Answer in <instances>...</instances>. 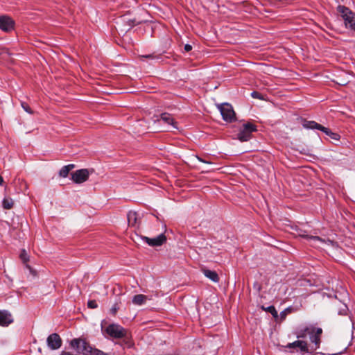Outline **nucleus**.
Wrapping results in <instances>:
<instances>
[{
    "label": "nucleus",
    "instance_id": "1",
    "mask_svg": "<svg viewBox=\"0 0 355 355\" xmlns=\"http://www.w3.org/2000/svg\"><path fill=\"white\" fill-rule=\"evenodd\" d=\"M70 345L78 353L83 354V355H111L110 353H106L100 349L93 348L84 339H73Z\"/></svg>",
    "mask_w": 355,
    "mask_h": 355
},
{
    "label": "nucleus",
    "instance_id": "2",
    "mask_svg": "<svg viewBox=\"0 0 355 355\" xmlns=\"http://www.w3.org/2000/svg\"><path fill=\"white\" fill-rule=\"evenodd\" d=\"M337 10L343 18L346 27L355 31V14L344 6H338Z\"/></svg>",
    "mask_w": 355,
    "mask_h": 355
},
{
    "label": "nucleus",
    "instance_id": "3",
    "mask_svg": "<svg viewBox=\"0 0 355 355\" xmlns=\"http://www.w3.org/2000/svg\"><path fill=\"white\" fill-rule=\"evenodd\" d=\"M103 331L113 338H122L126 335V330L117 324H110Z\"/></svg>",
    "mask_w": 355,
    "mask_h": 355
},
{
    "label": "nucleus",
    "instance_id": "4",
    "mask_svg": "<svg viewBox=\"0 0 355 355\" xmlns=\"http://www.w3.org/2000/svg\"><path fill=\"white\" fill-rule=\"evenodd\" d=\"M218 108L220 112L224 121L227 122H232L236 119V114L232 106L229 103H222L218 105Z\"/></svg>",
    "mask_w": 355,
    "mask_h": 355
},
{
    "label": "nucleus",
    "instance_id": "5",
    "mask_svg": "<svg viewBox=\"0 0 355 355\" xmlns=\"http://www.w3.org/2000/svg\"><path fill=\"white\" fill-rule=\"evenodd\" d=\"M257 127L255 125L252 124V123H246L243 124L242 128L241 129L240 132L238 134V139L241 141H248L251 137L252 133L253 132H256Z\"/></svg>",
    "mask_w": 355,
    "mask_h": 355
},
{
    "label": "nucleus",
    "instance_id": "6",
    "mask_svg": "<svg viewBox=\"0 0 355 355\" xmlns=\"http://www.w3.org/2000/svg\"><path fill=\"white\" fill-rule=\"evenodd\" d=\"M308 240L309 244L315 248H322L324 245H333L334 242L329 239L325 240L317 236H309L308 234H300Z\"/></svg>",
    "mask_w": 355,
    "mask_h": 355
},
{
    "label": "nucleus",
    "instance_id": "7",
    "mask_svg": "<svg viewBox=\"0 0 355 355\" xmlns=\"http://www.w3.org/2000/svg\"><path fill=\"white\" fill-rule=\"evenodd\" d=\"M89 175L90 171L89 169H79L71 174V179L76 184H82L88 180Z\"/></svg>",
    "mask_w": 355,
    "mask_h": 355
},
{
    "label": "nucleus",
    "instance_id": "8",
    "mask_svg": "<svg viewBox=\"0 0 355 355\" xmlns=\"http://www.w3.org/2000/svg\"><path fill=\"white\" fill-rule=\"evenodd\" d=\"M48 347L53 349H58L62 345V340L58 334H52L49 335L46 340Z\"/></svg>",
    "mask_w": 355,
    "mask_h": 355
},
{
    "label": "nucleus",
    "instance_id": "9",
    "mask_svg": "<svg viewBox=\"0 0 355 355\" xmlns=\"http://www.w3.org/2000/svg\"><path fill=\"white\" fill-rule=\"evenodd\" d=\"M141 239L150 246H160L166 241V237L164 234H161L157 237L153 239L147 236H142Z\"/></svg>",
    "mask_w": 355,
    "mask_h": 355
},
{
    "label": "nucleus",
    "instance_id": "10",
    "mask_svg": "<svg viewBox=\"0 0 355 355\" xmlns=\"http://www.w3.org/2000/svg\"><path fill=\"white\" fill-rule=\"evenodd\" d=\"M14 21L8 16H0V29L9 32L14 28Z\"/></svg>",
    "mask_w": 355,
    "mask_h": 355
},
{
    "label": "nucleus",
    "instance_id": "11",
    "mask_svg": "<svg viewBox=\"0 0 355 355\" xmlns=\"http://www.w3.org/2000/svg\"><path fill=\"white\" fill-rule=\"evenodd\" d=\"M286 348H289V349L299 348L300 351L302 354L309 353L310 352V351L309 349V347H308L307 343L306 341H304V340H296V341H295L293 343H288L286 346Z\"/></svg>",
    "mask_w": 355,
    "mask_h": 355
},
{
    "label": "nucleus",
    "instance_id": "12",
    "mask_svg": "<svg viewBox=\"0 0 355 355\" xmlns=\"http://www.w3.org/2000/svg\"><path fill=\"white\" fill-rule=\"evenodd\" d=\"M12 314L6 310H0V326L8 327L13 322Z\"/></svg>",
    "mask_w": 355,
    "mask_h": 355
},
{
    "label": "nucleus",
    "instance_id": "13",
    "mask_svg": "<svg viewBox=\"0 0 355 355\" xmlns=\"http://www.w3.org/2000/svg\"><path fill=\"white\" fill-rule=\"evenodd\" d=\"M322 333V329L321 328H315L314 333L309 335L310 340L315 345L314 347H312L311 350H316L319 347Z\"/></svg>",
    "mask_w": 355,
    "mask_h": 355
},
{
    "label": "nucleus",
    "instance_id": "14",
    "mask_svg": "<svg viewBox=\"0 0 355 355\" xmlns=\"http://www.w3.org/2000/svg\"><path fill=\"white\" fill-rule=\"evenodd\" d=\"M160 120L171 125L173 129H177L176 123L173 116L168 113H163L160 116Z\"/></svg>",
    "mask_w": 355,
    "mask_h": 355
},
{
    "label": "nucleus",
    "instance_id": "15",
    "mask_svg": "<svg viewBox=\"0 0 355 355\" xmlns=\"http://www.w3.org/2000/svg\"><path fill=\"white\" fill-rule=\"evenodd\" d=\"M202 272L204 275L214 282H218L219 277L216 271L209 270L207 268H202Z\"/></svg>",
    "mask_w": 355,
    "mask_h": 355
},
{
    "label": "nucleus",
    "instance_id": "16",
    "mask_svg": "<svg viewBox=\"0 0 355 355\" xmlns=\"http://www.w3.org/2000/svg\"><path fill=\"white\" fill-rule=\"evenodd\" d=\"M315 327H306L304 329L299 330L297 332V338H304L307 335H311L314 333Z\"/></svg>",
    "mask_w": 355,
    "mask_h": 355
},
{
    "label": "nucleus",
    "instance_id": "17",
    "mask_svg": "<svg viewBox=\"0 0 355 355\" xmlns=\"http://www.w3.org/2000/svg\"><path fill=\"white\" fill-rule=\"evenodd\" d=\"M148 300V297L143 294H138L133 296L132 302L136 306H141L144 304Z\"/></svg>",
    "mask_w": 355,
    "mask_h": 355
},
{
    "label": "nucleus",
    "instance_id": "18",
    "mask_svg": "<svg viewBox=\"0 0 355 355\" xmlns=\"http://www.w3.org/2000/svg\"><path fill=\"white\" fill-rule=\"evenodd\" d=\"M128 223L129 226L135 227L137 223V214L135 211H130L127 215Z\"/></svg>",
    "mask_w": 355,
    "mask_h": 355
},
{
    "label": "nucleus",
    "instance_id": "19",
    "mask_svg": "<svg viewBox=\"0 0 355 355\" xmlns=\"http://www.w3.org/2000/svg\"><path fill=\"white\" fill-rule=\"evenodd\" d=\"M75 167L74 164L64 166L59 171V175L62 178H67L70 172Z\"/></svg>",
    "mask_w": 355,
    "mask_h": 355
},
{
    "label": "nucleus",
    "instance_id": "20",
    "mask_svg": "<svg viewBox=\"0 0 355 355\" xmlns=\"http://www.w3.org/2000/svg\"><path fill=\"white\" fill-rule=\"evenodd\" d=\"M320 124L313 121H305L303 123V127L306 129H318L319 128Z\"/></svg>",
    "mask_w": 355,
    "mask_h": 355
},
{
    "label": "nucleus",
    "instance_id": "21",
    "mask_svg": "<svg viewBox=\"0 0 355 355\" xmlns=\"http://www.w3.org/2000/svg\"><path fill=\"white\" fill-rule=\"evenodd\" d=\"M3 207L6 209H10L13 207L14 202L10 198H4L2 202Z\"/></svg>",
    "mask_w": 355,
    "mask_h": 355
},
{
    "label": "nucleus",
    "instance_id": "22",
    "mask_svg": "<svg viewBox=\"0 0 355 355\" xmlns=\"http://www.w3.org/2000/svg\"><path fill=\"white\" fill-rule=\"evenodd\" d=\"M19 257L24 263H26L29 260L28 255L25 250H21Z\"/></svg>",
    "mask_w": 355,
    "mask_h": 355
},
{
    "label": "nucleus",
    "instance_id": "23",
    "mask_svg": "<svg viewBox=\"0 0 355 355\" xmlns=\"http://www.w3.org/2000/svg\"><path fill=\"white\" fill-rule=\"evenodd\" d=\"M21 107H23V109L28 113L29 114H32L33 113V111L31 109V107L28 106V105L26 103H24V102H22L21 103Z\"/></svg>",
    "mask_w": 355,
    "mask_h": 355
},
{
    "label": "nucleus",
    "instance_id": "24",
    "mask_svg": "<svg viewBox=\"0 0 355 355\" xmlns=\"http://www.w3.org/2000/svg\"><path fill=\"white\" fill-rule=\"evenodd\" d=\"M318 130H320L322 131V132H324L327 135H330L331 134V132H331L329 128H325V127H324V126L321 125L320 124V126H319Z\"/></svg>",
    "mask_w": 355,
    "mask_h": 355
},
{
    "label": "nucleus",
    "instance_id": "25",
    "mask_svg": "<svg viewBox=\"0 0 355 355\" xmlns=\"http://www.w3.org/2000/svg\"><path fill=\"white\" fill-rule=\"evenodd\" d=\"M268 311L273 315V317L277 318L278 316L277 311L273 306H270L268 308Z\"/></svg>",
    "mask_w": 355,
    "mask_h": 355
},
{
    "label": "nucleus",
    "instance_id": "26",
    "mask_svg": "<svg viewBox=\"0 0 355 355\" xmlns=\"http://www.w3.org/2000/svg\"><path fill=\"white\" fill-rule=\"evenodd\" d=\"M87 306L90 309H96L98 306V304L95 300H89L87 302Z\"/></svg>",
    "mask_w": 355,
    "mask_h": 355
},
{
    "label": "nucleus",
    "instance_id": "27",
    "mask_svg": "<svg viewBox=\"0 0 355 355\" xmlns=\"http://www.w3.org/2000/svg\"><path fill=\"white\" fill-rule=\"evenodd\" d=\"M118 310H119V306H118L117 304H114L113 305V306L112 307V309H110V312L112 314L116 315Z\"/></svg>",
    "mask_w": 355,
    "mask_h": 355
},
{
    "label": "nucleus",
    "instance_id": "28",
    "mask_svg": "<svg viewBox=\"0 0 355 355\" xmlns=\"http://www.w3.org/2000/svg\"><path fill=\"white\" fill-rule=\"evenodd\" d=\"M251 96L253 97V98H259L261 99V95L260 93L257 92H252L251 94Z\"/></svg>",
    "mask_w": 355,
    "mask_h": 355
},
{
    "label": "nucleus",
    "instance_id": "29",
    "mask_svg": "<svg viewBox=\"0 0 355 355\" xmlns=\"http://www.w3.org/2000/svg\"><path fill=\"white\" fill-rule=\"evenodd\" d=\"M347 306L344 304L343 305V308L339 311V313L342 315H345L347 313Z\"/></svg>",
    "mask_w": 355,
    "mask_h": 355
},
{
    "label": "nucleus",
    "instance_id": "30",
    "mask_svg": "<svg viewBox=\"0 0 355 355\" xmlns=\"http://www.w3.org/2000/svg\"><path fill=\"white\" fill-rule=\"evenodd\" d=\"M191 49H192V46H191L190 44H186V45L184 46V50H185L187 52L190 51Z\"/></svg>",
    "mask_w": 355,
    "mask_h": 355
},
{
    "label": "nucleus",
    "instance_id": "31",
    "mask_svg": "<svg viewBox=\"0 0 355 355\" xmlns=\"http://www.w3.org/2000/svg\"><path fill=\"white\" fill-rule=\"evenodd\" d=\"M332 139H337L338 135L334 132L329 135Z\"/></svg>",
    "mask_w": 355,
    "mask_h": 355
},
{
    "label": "nucleus",
    "instance_id": "32",
    "mask_svg": "<svg viewBox=\"0 0 355 355\" xmlns=\"http://www.w3.org/2000/svg\"><path fill=\"white\" fill-rule=\"evenodd\" d=\"M3 183V178L0 175V185H2V184Z\"/></svg>",
    "mask_w": 355,
    "mask_h": 355
},
{
    "label": "nucleus",
    "instance_id": "33",
    "mask_svg": "<svg viewBox=\"0 0 355 355\" xmlns=\"http://www.w3.org/2000/svg\"><path fill=\"white\" fill-rule=\"evenodd\" d=\"M200 162H205V163H207V164H210V162H205L204 160H202V159H199Z\"/></svg>",
    "mask_w": 355,
    "mask_h": 355
},
{
    "label": "nucleus",
    "instance_id": "34",
    "mask_svg": "<svg viewBox=\"0 0 355 355\" xmlns=\"http://www.w3.org/2000/svg\"><path fill=\"white\" fill-rule=\"evenodd\" d=\"M145 58H152V55H146L144 56Z\"/></svg>",
    "mask_w": 355,
    "mask_h": 355
}]
</instances>
